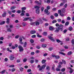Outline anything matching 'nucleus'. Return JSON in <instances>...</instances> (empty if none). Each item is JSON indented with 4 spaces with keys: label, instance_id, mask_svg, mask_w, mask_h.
Wrapping results in <instances>:
<instances>
[{
    "label": "nucleus",
    "instance_id": "f257e3e1",
    "mask_svg": "<svg viewBox=\"0 0 74 74\" xmlns=\"http://www.w3.org/2000/svg\"><path fill=\"white\" fill-rule=\"evenodd\" d=\"M35 8L36 9V14H40V10H39V8H40V7L38 6H35Z\"/></svg>",
    "mask_w": 74,
    "mask_h": 74
},
{
    "label": "nucleus",
    "instance_id": "f03ea898",
    "mask_svg": "<svg viewBox=\"0 0 74 74\" xmlns=\"http://www.w3.org/2000/svg\"><path fill=\"white\" fill-rule=\"evenodd\" d=\"M18 48L19 49V51L20 52H22L23 51V47L21 46H19Z\"/></svg>",
    "mask_w": 74,
    "mask_h": 74
},
{
    "label": "nucleus",
    "instance_id": "7ed1b4c3",
    "mask_svg": "<svg viewBox=\"0 0 74 74\" xmlns=\"http://www.w3.org/2000/svg\"><path fill=\"white\" fill-rule=\"evenodd\" d=\"M68 69L70 70V71H69L70 74H72V73H73V71H74L73 69H72L70 67H69Z\"/></svg>",
    "mask_w": 74,
    "mask_h": 74
},
{
    "label": "nucleus",
    "instance_id": "20e7f679",
    "mask_svg": "<svg viewBox=\"0 0 74 74\" xmlns=\"http://www.w3.org/2000/svg\"><path fill=\"white\" fill-rule=\"evenodd\" d=\"M56 30L55 31V32L56 33H58L59 32V31L60 30V29L58 27H57L56 28Z\"/></svg>",
    "mask_w": 74,
    "mask_h": 74
},
{
    "label": "nucleus",
    "instance_id": "39448f33",
    "mask_svg": "<svg viewBox=\"0 0 74 74\" xmlns=\"http://www.w3.org/2000/svg\"><path fill=\"white\" fill-rule=\"evenodd\" d=\"M58 27L59 28L60 30H61V31H62V29L63 28V25L62 24L60 25Z\"/></svg>",
    "mask_w": 74,
    "mask_h": 74
},
{
    "label": "nucleus",
    "instance_id": "423d86ee",
    "mask_svg": "<svg viewBox=\"0 0 74 74\" xmlns=\"http://www.w3.org/2000/svg\"><path fill=\"white\" fill-rule=\"evenodd\" d=\"M14 59H15V57H14V55H13V54L11 55L10 57V60H13Z\"/></svg>",
    "mask_w": 74,
    "mask_h": 74
},
{
    "label": "nucleus",
    "instance_id": "0eeeda50",
    "mask_svg": "<svg viewBox=\"0 0 74 74\" xmlns=\"http://www.w3.org/2000/svg\"><path fill=\"white\" fill-rule=\"evenodd\" d=\"M36 33V31L34 30H32L30 32L31 34H35Z\"/></svg>",
    "mask_w": 74,
    "mask_h": 74
},
{
    "label": "nucleus",
    "instance_id": "6e6552de",
    "mask_svg": "<svg viewBox=\"0 0 74 74\" xmlns=\"http://www.w3.org/2000/svg\"><path fill=\"white\" fill-rule=\"evenodd\" d=\"M48 38H49V39H50V40H51V41H55L54 39L52 38L51 36H49Z\"/></svg>",
    "mask_w": 74,
    "mask_h": 74
},
{
    "label": "nucleus",
    "instance_id": "1a4fd4ad",
    "mask_svg": "<svg viewBox=\"0 0 74 74\" xmlns=\"http://www.w3.org/2000/svg\"><path fill=\"white\" fill-rule=\"evenodd\" d=\"M28 60L31 63H33L34 62V60H30V59H28Z\"/></svg>",
    "mask_w": 74,
    "mask_h": 74
},
{
    "label": "nucleus",
    "instance_id": "9d476101",
    "mask_svg": "<svg viewBox=\"0 0 74 74\" xmlns=\"http://www.w3.org/2000/svg\"><path fill=\"white\" fill-rule=\"evenodd\" d=\"M35 25L36 26H38V25H40V22H38V21H37L35 22Z\"/></svg>",
    "mask_w": 74,
    "mask_h": 74
},
{
    "label": "nucleus",
    "instance_id": "9b49d317",
    "mask_svg": "<svg viewBox=\"0 0 74 74\" xmlns=\"http://www.w3.org/2000/svg\"><path fill=\"white\" fill-rule=\"evenodd\" d=\"M38 21L40 22V24H41L43 23V22L41 20V18H39V19L38 20Z\"/></svg>",
    "mask_w": 74,
    "mask_h": 74
},
{
    "label": "nucleus",
    "instance_id": "f8f14e48",
    "mask_svg": "<svg viewBox=\"0 0 74 74\" xmlns=\"http://www.w3.org/2000/svg\"><path fill=\"white\" fill-rule=\"evenodd\" d=\"M4 13L2 14V16L3 17H5V16H6V12H4Z\"/></svg>",
    "mask_w": 74,
    "mask_h": 74
},
{
    "label": "nucleus",
    "instance_id": "ddd939ff",
    "mask_svg": "<svg viewBox=\"0 0 74 74\" xmlns=\"http://www.w3.org/2000/svg\"><path fill=\"white\" fill-rule=\"evenodd\" d=\"M8 32H11L12 30L10 28H8L7 29Z\"/></svg>",
    "mask_w": 74,
    "mask_h": 74
},
{
    "label": "nucleus",
    "instance_id": "4468645a",
    "mask_svg": "<svg viewBox=\"0 0 74 74\" xmlns=\"http://www.w3.org/2000/svg\"><path fill=\"white\" fill-rule=\"evenodd\" d=\"M7 21L6 23H7L8 24L10 23V18H7L6 19Z\"/></svg>",
    "mask_w": 74,
    "mask_h": 74
},
{
    "label": "nucleus",
    "instance_id": "2eb2a0df",
    "mask_svg": "<svg viewBox=\"0 0 74 74\" xmlns=\"http://www.w3.org/2000/svg\"><path fill=\"white\" fill-rule=\"evenodd\" d=\"M42 34L44 36H46L47 35V32H44Z\"/></svg>",
    "mask_w": 74,
    "mask_h": 74
},
{
    "label": "nucleus",
    "instance_id": "dca6fc26",
    "mask_svg": "<svg viewBox=\"0 0 74 74\" xmlns=\"http://www.w3.org/2000/svg\"><path fill=\"white\" fill-rule=\"evenodd\" d=\"M72 52L70 51L69 52H68V53H67V55H72Z\"/></svg>",
    "mask_w": 74,
    "mask_h": 74
},
{
    "label": "nucleus",
    "instance_id": "f3484780",
    "mask_svg": "<svg viewBox=\"0 0 74 74\" xmlns=\"http://www.w3.org/2000/svg\"><path fill=\"white\" fill-rule=\"evenodd\" d=\"M42 64H44L46 62V60H42L41 61Z\"/></svg>",
    "mask_w": 74,
    "mask_h": 74
},
{
    "label": "nucleus",
    "instance_id": "a211bd4d",
    "mask_svg": "<svg viewBox=\"0 0 74 74\" xmlns=\"http://www.w3.org/2000/svg\"><path fill=\"white\" fill-rule=\"evenodd\" d=\"M36 35L38 37H41L42 36H40V35H39V34L38 33H36Z\"/></svg>",
    "mask_w": 74,
    "mask_h": 74
},
{
    "label": "nucleus",
    "instance_id": "6ab92c4d",
    "mask_svg": "<svg viewBox=\"0 0 74 74\" xmlns=\"http://www.w3.org/2000/svg\"><path fill=\"white\" fill-rule=\"evenodd\" d=\"M49 29L50 30H52L53 29H55V28L53 27L50 26L49 27Z\"/></svg>",
    "mask_w": 74,
    "mask_h": 74
},
{
    "label": "nucleus",
    "instance_id": "aec40b11",
    "mask_svg": "<svg viewBox=\"0 0 74 74\" xmlns=\"http://www.w3.org/2000/svg\"><path fill=\"white\" fill-rule=\"evenodd\" d=\"M45 67H46V64H45L42 66L41 68H42V69H45Z\"/></svg>",
    "mask_w": 74,
    "mask_h": 74
},
{
    "label": "nucleus",
    "instance_id": "412c9836",
    "mask_svg": "<svg viewBox=\"0 0 74 74\" xmlns=\"http://www.w3.org/2000/svg\"><path fill=\"white\" fill-rule=\"evenodd\" d=\"M45 13H46V14H47L48 12V10L46 9H45L44 11Z\"/></svg>",
    "mask_w": 74,
    "mask_h": 74
},
{
    "label": "nucleus",
    "instance_id": "4be33fe9",
    "mask_svg": "<svg viewBox=\"0 0 74 74\" xmlns=\"http://www.w3.org/2000/svg\"><path fill=\"white\" fill-rule=\"evenodd\" d=\"M5 73V70H3V71L0 72V73L1 74H4Z\"/></svg>",
    "mask_w": 74,
    "mask_h": 74
},
{
    "label": "nucleus",
    "instance_id": "5701e85b",
    "mask_svg": "<svg viewBox=\"0 0 74 74\" xmlns=\"http://www.w3.org/2000/svg\"><path fill=\"white\" fill-rule=\"evenodd\" d=\"M21 10H26V7H23L21 9Z\"/></svg>",
    "mask_w": 74,
    "mask_h": 74
},
{
    "label": "nucleus",
    "instance_id": "b1692460",
    "mask_svg": "<svg viewBox=\"0 0 74 74\" xmlns=\"http://www.w3.org/2000/svg\"><path fill=\"white\" fill-rule=\"evenodd\" d=\"M28 20L31 22H33V19H32L31 17H28Z\"/></svg>",
    "mask_w": 74,
    "mask_h": 74
},
{
    "label": "nucleus",
    "instance_id": "393cba45",
    "mask_svg": "<svg viewBox=\"0 0 74 74\" xmlns=\"http://www.w3.org/2000/svg\"><path fill=\"white\" fill-rule=\"evenodd\" d=\"M28 20H29V17H27L24 19L23 21H27Z\"/></svg>",
    "mask_w": 74,
    "mask_h": 74
},
{
    "label": "nucleus",
    "instance_id": "a878e982",
    "mask_svg": "<svg viewBox=\"0 0 74 74\" xmlns=\"http://www.w3.org/2000/svg\"><path fill=\"white\" fill-rule=\"evenodd\" d=\"M69 25V22L67 21L65 23V26H68Z\"/></svg>",
    "mask_w": 74,
    "mask_h": 74
},
{
    "label": "nucleus",
    "instance_id": "bb28decb",
    "mask_svg": "<svg viewBox=\"0 0 74 74\" xmlns=\"http://www.w3.org/2000/svg\"><path fill=\"white\" fill-rule=\"evenodd\" d=\"M42 47L45 48L47 47V45L45 44H43L42 45Z\"/></svg>",
    "mask_w": 74,
    "mask_h": 74
},
{
    "label": "nucleus",
    "instance_id": "cd10ccee",
    "mask_svg": "<svg viewBox=\"0 0 74 74\" xmlns=\"http://www.w3.org/2000/svg\"><path fill=\"white\" fill-rule=\"evenodd\" d=\"M46 70H50V68H49V66H47L46 67Z\"/></svg>",
    "mask_w": 74,
    "mask_h": 74
},
{
    "label": "nucleus",
    "instance_id": "c85d7f7f",
    "mask_svg": "<svg viewBox=\"0 0 74 74\" xmlns=\"http://www.w3.org/2000/svg\"><path fill=\"white\" fill-rule=\"evenodd\" d=\"M56 59H58L60 58V56H56Z\"/></svg>",
    "mask_w": 74,
    "mask_h": 74
},
{
    "label": "nucleus",
    "instance_id": "c756f323",
    "mask_svg": "<svg viewBox=\"0 0 74 74\" xmlns=\"http://www.w3.org/2000/svg\"><path fill=\"white\" fill-rule=\"evenodd\" d=\"M15 6H14L12 7L11 8V10H12L13 9H15Z\"/></svg>",
    "mask_w": 74,
    "mask_h": 74
},
{
    "label": "nucleus",
    "instance_id": "7c9ffc66",
    "mask_svg": "<svg viewBox=\"0 0 74 74\" xmlns=\"http://www.w3.org/2000/svg\"><path fill=\"white\" fill-rule=\"evenodd\" d=\"M69 29L70 31H71V30L73 29V27H69Z\"/></svg>",
    "mask_w": 74,
    "mask_h": 74
},
{
    "label": "nucleus",
    "instance_id": "2f4dec72",
    "mask_svg": "<svg viewBox=\"0 0 74 74\" xmlns=\"http://www.w3.org/2000/svg\"><path fill=\"white\" fill-rule=\"evenodd\" d=\"M4 23H5V22L4 21H2L0 23V25H4Z\"/></svg>",
    "mask_w": 74,
    "mask_h": 74
},
{
    "label": "nucleus",
    "instance_id": "473e14b6",
    "mask_svg": "<svg viewBox=\"0 0 74 74\" xmlns=\"http://www.w3.org/2000/svg\"><path fill=\"white\" fill-rule=\"evenodd\" d=\"M30 41L31 42V43L33 44L34 42V40L32 39H30Z\"/></svg>",
    "mask_w": 74,
    "mask_h": 74
},
{
    "label": "nucleus",
    "instance_id": "72a5a7b5",
    "mask_svg": "<svg viewBox=\"0 0 74 74\" xmlns=\"http://www.w3.org/2000/svg\"><path fill=\"white\" fill-rule=\"evenodd\" d=\"M59 53L60 54H61V55H63L65 56L66 55V54L64 53H62V52H59Z\"/></svg>",
    "mask_w": 74,
    "mask_h": 74
},
{
    "label": "nucleus",
    "instance_id": "f704fd0d",
    "mask_svg": "<svg viewBox=\"0 0 74 74\" xmlns=\"http://www.w3.org/2000/svg\"><path fill=\"white\" fill-rule=\"evenodd\" d=\"M64 7L65 8H67V4L66 3L65 5H64Z\"/></svg>",
    "mask_w": 74,
    "mask_h": 74
},
{
    "label": "nucleus",
    "instance_id": "c9c22d12",
    "mask_svg": "<svg viewBox=\"0 0 74 74\" xmlns=\"http://www.w3.org/2000/svg\"><path fill=\"white\" fill-rule=\"evenodd\" d=\"M56 41L57 42H62V41L59 39H57L56 40Z\"/></svg>",
    "mask_w": 74,
    "mask_h": 74
},
{
    "label": "nucleus",
    "instance_id": "e433bc0d",
    "mask_svg": "<svg viewBox=\"0 0 74 74\" xmlns=\"http://www.w3.org/2000/svg\"><path fill=\"white\" fill-rule=\"evenodd\" d=\"M27 45V43L25 42L24 44L23 47H26V45Z\"/></svg>",
    "mask_w": 74,
    "mask_h": 74
},
{
    "label": "nucleus",
    "instance_id": "4c0bfd02",
    "mask_svg": "<svg viewBox=\"0 0 74 74\" xmlns=\"http://www.w3.org/2000/svg\"><path fill=\"white\" fill-rule=\"evenodd\" d=\"M16 12L18 13V14H21V11L20 10H18Z\"/></svg>",
    "mask_w": 74,
    "mask_h": 74
},
{
    "label": "nucleus",
    "instance_id": "58836bf2",
    "mask_svg": "<svg viewBox=\"0 0 74 74\" xmlns=\"http://www.w3.org/2000/svg\"><path fill=\"white\" fill-rule=\"evenodd\" d=\"M65 10H66V9H65V8H63L62 9V12H65Z\"/></svg>",
    "mask_w": 74,
    "mask_h": 74
},
{
    "label": "nucleus",
    "instance_id": "ea45409f",
    "mask_svg": "<svg viewBox=\"0 0 74 74\" xmlns=\"http://www.w3.org/2000/svg\"><path fill=\"white\" fill-rule=\"evenodd\" d=\"M62 63H64V64H66V61H65V60H62Z\"/></svg>",
    "mask_w": 74,
    "mask_h": 74
},
{
    "label": "nucleus",
    "instance_id": "a19ab883",
    "mask_svg": "<svg viewBox=\"0 0 74 74\" xmlns=\"http://www.w3.org/2000/svg\"><path fill=\"white\" fill-rule=\"evenodd\" d=\"M22 24L23 26H25L26 25V23H23Z\"/></svg>",
    "mask_w": 74,
    "mask_h": 74
},
{
    "label": "nucleus",
    "instance_id": "79ce46f5",
    "mask_svg": "<svg viewBox=\"0 0 74 74\" xmlns=\"http://www.w3.org/2000/svg\"><path fill=\"white\" fill-rule=\"evenodd\" d=\"M57 22L56 20H53L52 21V23H56Z\"/></svg>",
    "mask_w": 74,
    "mask_h": 74
},
{
    "label": "nucleus",
    "instance_id": "37998d69",
    "mask_svg": "<svg viewBox=\"0 0 74 74\" xmlns=\"http://www.w3.org/2000/svg\"><path fill=\"white\" fill-rule=\"evenodd\" d=\"M20 70L21 71H22L23 70V68L22 67H21L20 68Z\"/></svg>",
    "mask_w": 74,
    "mask_h": 74
},
{
    "label": "nucleus",
    "instance_id": "c03bdc74",
    "mask_svg": "<svg viewBox=\"0 0 74 74\" xmlns=\"http://www.w3.org/2000/svg\"><path fill=\"white\" fill-rule=\"evenodd\" d=\"M8 14H10V15H11V14H12V13H11V11H9V10H8Z\"/></svg>",
    "mask_w": 74,
    "mask_h": 74
},
{
    "label": "nucleus",
    "instance_id": "a18cd8bd",
    "mask_svg": "<svg viewBox=\"0 0 74 74\" xmlns=\"http://www.w3.org/2000/svg\"><path fill=\"white\" fill-rule=\"evenodd\" d=\"M44 8L43 7H42L41 8V12H43V11H44Z\"/></svg>",
    "mask_w": 74,
    "mask_h": 74
},
{
    "label": "nucleus",
    "instance_id": "49530a36",
    "mask_svg": "<svg viewBox=\"0 0 74 74\" xmlns=\"http://www.w3.org/2000/svg\"><path fill=\"white\" fill-rule=\"evenodd\" d=\"M36 37V35H34L32 36V38H35V37Z\"/></svg>",
    "mask_w": 74,
    "mask_h": 74
},
{
    "label": "nucleus",
    "instance_id": "de8ad7c7",
    "mask_svg": "<svg viewBox=\"0 0 74 74\" xmlns=\"http://www.w3.org/2000/svg\"><path fill=\"white\" fill-rule=\"evenodd\" d=\"M71 19V18L70 17L68 16L67 17V21H70Z\"/></svg>",
    "mask_w": 74,
    "mask_h": 74
},
{
    "label": "nucleus",
    "instance_id": "09e8293b",
    "mask_svg": "<svg viewBox=\"0 0 74 74\" xmlns=\"http://www.w3.org/2000/svg\"><path fill=\"white\" fill-rule=\"evenodd\" d=\"M14 65H10V66H9V67H14Z\"/></svg>",
    "mask_w": 74,
    "mask_h": 74
},
{
    "label": "nucleus",
    "instance_id": "8fccbe9b",
    "mask_svg": "<svg viewBox=\"0 0 74 74\" xmlns=\"http://www.w3.org/2000/svg\"><path fill=\"white\" fill-rule=\"evenodd\" d=\"M56 70L57 71H60V69L59 68H57Z\"/></svg>",
    "mask_w": 74,
    "mask_h": 74
},
{
    "label": "nucleus",
    "instance_id": "3c124183",
    "mask_svg": "<svg viewBox=\"0 0 74 74\" xmlns=\"http://www.w3.org/2000/svg\"><path fill=\"white\" fill-rule=\"evenodd\" d=\"M35 24V22H33V23H30V25H34V24Z\"/></svg>",
    "mask_w": 74,
    "mask_h": 74
},
{
    "label": "nucleus",
    "instance_id": "603ef678",
    "mask_svg": "<svg viewBox=\"0 0 74 74\" xmlns=\"http://www.w3.org/2000/svg\"><path fill=\"white\" fill-rule=\"evenodd\" d=\"M53 50V48L52 47H50L49 48V50L50 51Z\"/></svg>",
    "mask_w": 74,
    "mask_h": 74
},
{
    "label": "nucleus",
    "instance_id": "864d4df0",
    "mask_svg": "<svg viewBox=\"0 0 74 74\" xmlns=\"http://www.w3.org/2000/svg\"><path fill=\"white\" fill-rule=\"evenodd\" d=\"M57 21L59 22H60L62 21V20L61 19H59L57 20Z\"/></svg>",
    "mask_w": 74,
    "mask_h": 74
},
{
    "label": "nucleus",
    "instance_id": "5fc2aeb1",
    "mask_svg": "<svg viewBox=\"0 0 74 74\" xmlns=\"http://www.w3.org/2000/svg\"><path fill=\"white\" fill-rule=\"evenodd\" d=\"M54 15L55 16H56V17H57V16H58V14L57 13H55L54 14Z\"/></svg>",
    "mask_w": 74,
    "mask_h": 74
},
{
    "label": "nucleus",
    "instance_id": "6e6d98bb",
    "mask_svg": "<svg viewBox=\"0 0 74 74\" xmlns=\"http://www.w3.org/2000/svg\"><path fill=\"white\" fill-rule=\"evenodd\" d=\"M42 20H43V21H47V19H46V18H42Z\"/></svg>",
    "mask_w": 74,
    "mask_h": 74
},
{
    "label": "nucleus",
    "instance_id": "4d7b16f0",
    "mask_svg": "<svg viewBox=\"0 0 74 74\" xmlns=\"http://www.w3.org/2000/svg\"><path fill=\"white\" fill-rule=\"evenodd\" d=\"M65 70L66 69H65L64 68L62 69H61V71L63 72L65 71Z\"/></svg>",
    "mask_w": 74,
    "mask_h": 74
},
{
    "label": "nucleus",
    "instance_id": "13d9d810",
    "mask_svg": "<svg viewBox=\"0 0 74 74\" xmlns=\"http://www.w3.org/2000/svg\"><path fill=\"white\" fill-rule=\"evenodd\" d=\"M50 18L52 19H54V17L53 15H51L50 16Z\"/></svg>",
    "mask_w": 74,
    "mask_h": 74
},
{
    "label": "nucleus",
    "instance_id": "bf43d9fd",
    "mask_svg": "<svg viewBox=\"0 0 74 74\" xmlns=\"http://www.w3.org/2000/svg\"><path fill=\"white\" fill-rule=\"evenodd\" d=\"M15 71V69L14 68H13L12 69V72H14V71Z\"/></svg>",
    "mask_w": 74,
    "mask_h": 74
},
{
    "label": "nucleus",
    "instance_id": "052dcab7",
    "mask_svg": "<svg viewBox=\"0 0 74 74\" xmlns=\"http://www.w3.org/2000/svg\"><path fill=\"white\" fill-rule=\"evenodd\" d=\"M60 14L61 16H64V14H63L62 13H60Z\"/></svg>",
    "mask_w": 74,
    "mask_h": 74
},
{
    "label": "nucleus",
    "instance_id": "680f3d73",
    "mask_svg": "<svg viewBox=\"0 0 74 74\" xmlns=\"http://www.w3.org/2000/svg\"><path fill=\"white\" fill-rule=\"evenodd\" d=\"M59 65H60L61 64V65L63 64V62H59L58 63Z\"/></svg>",
    "mask_w": 74,
    "mask_h": 74
},
{
    "label": "nucleus",
    "instance_id": "e2e57ef3",
    "mask_svg": "<svg viewBox=\"0 0 74 74\" xmlns=\"http://www.w3.org/2000/svg\"><path fill=\"white\" fill-rule=\"evenodd\" d=\"M71 42L73 44H74V39H72L71 41Z\"/></svg>",
    "mask_w": 74,
    "mask_h": 74
},
{
    "label": "nucleus",
    "instance_id": "0e129e2a",
    "mask_svg": "<svg viewBox=\"0 0 74 74\" xmlns=\"http://www.w3.org/2000/svg\"><path fill=\"white\" fill-rule=\"evenodd\" d=\"M64 3H61L60 4V6H63V5H64Z\"/></svg>",
    "mask_w": 74,
    "mask_h": 74
},
{
    "label": "nucleus",
    "instance_id": "69168bd1",
    "mask_svg": "<svg viewBox=\"0 0 74 74\" xmlns=\"http://www.w3.org/2000/svg\"><path fill=\"white\" fill-rule=\"evenodd\" d=\"M35 3H36V4H38V1H35L34 2Z\"/></svg>",
    "mask_w": 74,
    "mask_h": 74
},
{
    "label": "nucleus",
    "instance_id": "338daca9",
    "mask_svg": "<svg viewBox=\"0 0 74 74\" xmlns=\"http://www.w3.org/2000/svg\"><path fill=\"white\" fill-rule=\"evenodd\" d=\"M67 32V30L66 29H65L64 30V33L65 34Z\"/></svg>",
    "mask_w": 74,
    "mask_h": 74
},
{
    "label": "nucleus",
    "instance_id": "774afa93",
    "mask_svg": "<svg viewBox=\"0 0 74 74\" xmlns=\"http://www.w3.org/2000/svg\"><path fill=\"white\" fill-rule=\"evenodd\" d=\"M51 8V7H50V6H48L47 7V10H49V9H50V8Z\"/></svg>",
    "mask_w": 74,
    "mask_h": 74
}]
</instances>
